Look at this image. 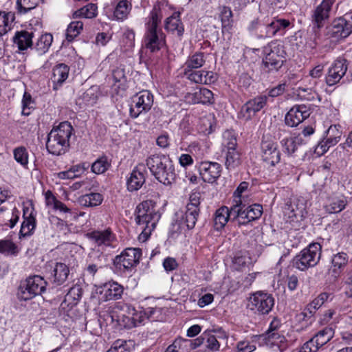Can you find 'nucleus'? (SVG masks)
I'll list each match as a JSON object with an SVG mask.
<instances>
[{
  "instance_id": "obj_1",
  "label": "nucleus",
  "mask_w": 352,
  "mask_h": 352,
  "mask_svg": "<svg viewBox=\"0 0 352 352\" xmlns=\"http://www.w3.org/2000/svg\"><path fill=\"white\" fill-rule=\"evenodd\" d=\"M73 126L67 122H62L54 126L48 134L46 148L48 152L54 155L65 153L69 147V140L73 133Z\"/></svg>"
},
{
  "instance_id": "obj_2",
  "label": "nucleus",
  "mask_w": 352,
  "mask_h": 352,
  "mask_svg": "<svg viewBox=\"0 0 352 352\" xmlns=\"http://www.w3.org/2000/svg\"><path fill=\"white\" fill-rule=\"evenodd\" d=\"M160 217L151 200L144 201L137 206L135 221L142 230L140 239L146 240L148 238L155 228Z\"/></svg>"
},
{
  "instance_id": "obj_3",
  "label": "nucleus",
  "mask_w": 352,
  "mask_h": 352,
  "mask_svg": "<svg viewBox=\"0 0 352 352\" xmlns=\"http://www.w3.org/2000/svg\"><path fill=\"white\" fill-rule=\"evenodd\" d=\"M146 165L155 177L164 185H170L175 181V168L168 156L151 155L146 160Z\"/></svg>"
},
{
  "instance_id": "obj_4",
  "label": "nucleus",
  "mask_w": 352,
  "mask_h": 352,
  "mask_svg": "<svg viewBox=\"0 0 352 352\" xmlns=\"http://www.w3.org/2000/svg\"><path fill=\"white\" fill-rule=\"evenodd\" d=\"M320 256L321 245L318 243H312L294 257L293 265L297 269L304 271L316 266Z\"/></svg>"
},
{
  "instance_id": "obj_5",
  "label": "nucleus",
  "mask_w": 352,
  "mask_h": 352,
  "mask_svg": "<svg viewBox=\"0 0 352 352\" xmlns=\"http://www.w3.org/2000/svg\"><path fill=\"white\" fill-rule=\"evenodd\" d=\"M47 281L41 276L34 275L28 277L21 283L19 289L18 296L20 300H29L45 291Z\"/></svg>"
},
{
  "instance_id": "obj_6",
  "label": "nucleus",
  "mask_w": 352,
  "mask_h": 352,
  "mask_svg": "<svg viewBox=\"0 0 352 352\" xmlns=\"http://www.w3.org/2000/svg\"><path fill=\"white\" fill-rule=\"evenodd\" d=\"M274 305V298L272 294L258 291L250 296L248 308L256 314H268Z\"/></svg>"
},
{
  "instance_id": "obj_7",
  "label": "nucleus",
  "mask_w": 352,
  "mask_h": 352,
  "mask_svg": "<svg viewBox=\"0 0 352 352\" xmlns=\"http://www.w3.org/2000/svg\"><path fill=\"white\" fill-rule=\"evenodd\" d=\"M153 104V96L150 91L143 90L139 92L133 98L129 109L131 117L136 118L140 114L148 112Z\"/></svg>"
},
{
  "instance_id": "obj_8",
  "label": "nucleus",
  "mask_w": 352,
  "mask_h": 352,
  "mask_svg": "<svg viewBox=\"0 0 352 352\" xmlns=\"http://www.w3.org/2000/svg\"><path fill=\"white\" fill-rule=\"evenodd\" d=\"M352 32V22L344 17H340L333 21L327 28V36L333 42L347 37Z\"/></svg>"
},
{
  "instance_id": "obj_9",
  "label": "nucleus",
  "mask_w": 352,
  "mask_h": 352,
  "mask_svg": "<svg viewBox=\"0 0 352 352\" xmlns=\"http://www.w3.org/2000/svg\"><path fill=\"white\" fill-rule=\"evenodd\" d=\"M334 3L335 0H322L314 10L311 19L313 23V30L316 34L323 27L324 21L329 18L331 8Z\"/></svg>"
},
{
  "instance_id": "obj_10",
  "label": "nucleus",
  "mask_w": 352,
  "mask_h": 352,
  "mask_svg": "<svg viewBox=\"0 0 352 352\" xmlns=\"http://www.w3.org/2000/svg\"><path fill=\"white\" fill-rule=\"evenodd\" d=\"M142 251L140 248H126L120 255L114 258V264L117 267L131 270L140 262Z\"/></svg>"
},
{
  "instance_id": "obj_11",
  "label": "nucleus",
  "mask_w": 352,
  "mask_h": 352,
  "mask_svg": "<svg viewBox=\"0 0 352 352\" xmlns=\"http://www.w3.org/2000/svg\"><path fill=\"white\" fill-rule=\"evenodd\" d=\"M261 148L263 160L267 166H274L280 162V151L276 142L271 138L264 136L261 144Z\"/></svg>"
},
{
  "instance_id": "obj_12",
  "label": "nucleus",
  "mask_w": 352,
  "mask_h": 352,
  "mask_svg": "<svg viewBox=\"0 0 352 352\" xmlns=\"http://www.w3.org/2000/svg\"><path fill=\"white\" fill-rule=\"evenodd\" d=\"M199 196L198 194H192L190 197L189 202L186 205V210L182 217V222L188 229L195 228L199 214Z\"/></svg>"
},
{
  "instance_id": "obj_13",
  "label": "nucleus",
  "mask_w": 352,
  "mask_h": 352,
  "mask_svg": "<svg viewBox=\"0 0 352 352\" xmlns=\"http://www.w3.org/2000/svg\"><path fill=\"white\" fill-rule=\"evenodd\" d=\"M342 135V127L339 124L331 125L327 131L326 140L318 143L316 148V153L322 155L328 149L337 144L341 140Z\"/></svg>"
},
{
  "instance_id": "obj_14",
  "label": "nucleus",
  "mask_w": 352,
  "mask_h": 352,
  "mask_svg": "<svg viewBox=\"0 0 352 352\" xmlns=\"http://www.w3.org/2000/svg\"><path fill=\"white\" fill-rule=\"evenodd\" d=\"M87 236L98 247L101 248L102 250L107 247L113 246V243L116 240V235L109 228L88 232Z\"/></svg>"
},
{
  "instance_id": "obj_15",
  "label": "nucleus",
  "mask_w": 352,
  "mask_h": 352,
  "mask_svg": "<svg viewBox=\"0 0 352 352\" xmlns=\"http://www.w3.org/2000/svg\"><path fill=\"white\" fill-rule=\"evenodd\" d=\"M266 96H258L245 103L240 111V116L245 120L252 119L257 112L261 111L267 103Z\"/></svg>"
},
{
  "instance_id": "obj_16",
  "label": "nucleus",
  "mask_w": 352,
  "mask_h": 352,
  "mask_svg": "<svg viewBox=\"0 0 352 352\" xmlns=\"http://www.w3.org/2000/svg\"><path fill=\"white\" fill-rule=\"evenodd\" d=\"M284 52L280 50V47L274 46L270 50L263 60L265 68L267 69L269 72L278 71L280 69L284 61Z\"/></svg>"
},
{
  "instance_id": "obj_17",
  "label": "nucleus",
  "mask_w": 352,
  "mask_h": 352,
  "mask_svg": "<svg viewBox=\"0 0 352 352\" xmlns=\"http://www.w3.org/2000/svg\"><path fill=\"white\" fill-rule=\"evenodd\" d=\"M309 116L310 111L307 107L304 104L296 105L287 112L285 118V122L287 126L294 127Z\"/></svg>"
},
{
  "instance_id": "obj_18",
  "label": "nucleus",
  "mask_w": 352,
  "mask_h": 352,
  "mask_svg": "<svg viewBox=\"0 0 352 352\" xmlns=\"http://www.w3.org/2000/svg\"><path fill=\"white\" fill-rule=\"evenodd\" d=\"M347 70L344 59L336 60L329 67L326 76V82L329 86H333L340 82Z\"/></svg>"
},
{
  "instance_id": "obj_19",
  "label": "nucleus",
  "mask_w": 352,
  "mask_h": 352,
  "mask_svg": "<svg viewBox=\"0 0 352 352\" xmlns=\"http://www.w3.org/2000/svg\"><path fill=\"white\" fill-rule=\"evenodd\" d=\"M144 43L146 49L155 52L165 44V36L161 30L147 29Z\"/></svg>"
},
{
  "instance_id": "obj_20",
  "label": "nucleus",
  "mask_w": 352,
  "mask_h": 352,
  "mask_svg": "<svg viewBox=\"0 0 352 352\" xmlns=\"http://www.w3.org/2000/svg\"><path fill=\"white\" fill-rule=\"evenodd\" d=\"M199 173L204 182H214L221 173V166L217 162H203L199 165Z\"/></svg>"
},
{
  "instance_id": "obj_21",
  "label": "nucleus",
  "mask_w": 352,
  "mask_h": 352,
  "mask_svg": "<svg viewBox=\"0 0 352 352\" xmlns=\"http://www.w3.org/2000/svg\"><path fill=\"white\" fill-rule=\"evenodd\" d=\"M246 28L250 34L257 38H268V22L265 19L255 18L249 22Z\"/></svg>"
},
{
  "instance_id": "obj_22",
  "label": "nucleus",
  "mask_w": 352,
  "mask_h": 352,
  "mask_svg": "<svg viewBox=\"0 0 352 352\" xmlns=\"http://www.w3.org/2000/svg\"><path fill=\"white\" fill-rule=\"evenodd\" d=\"M232 218L236 219L239 225H245L250 222L247 206L242 203L241 199H234V204L231 207Z\"/></svg>"
},
{
  "instance_id": "obj_23",
  "label": "nucleus",
  "mask_w": 352,
  "mask_h": 352,
  "mask_svg": "<svg viewBox=\"0 0 352 352\" xmlns=\"http://www.w3.org/2000/svg\"><path fill=\"white\" fill-rule=\"evenodd\" d=\"M305 209V203L302 199L294 198L287 203L285 207L284 214L288 219L293 220L298 217H302L304 215Z\"/></svg>"
},
{
  "instance_id": "obj_24",
  "label": "nucleus",
  "mask_w": 352,
  "mask_h": 352,
  "mask_svg": "<svg viewBox=\"0 0 352 352\" xmlns=\"http://www.w3.org/2000/svg\"><path fill=\"white\" fill-rule=\"evenodd\" d=\"M188 79L197 84L209 85L216 81L214 73L206 70H194L185 74Z\"/></svg>"
},
{
  "instance_id": "obj_25",
  "label": "nucleus",
  "mask_w": 352,
  "mask_h": 352,
  "mask_svg": "<svg viewBox=\"0 0 352 352\" xmlns=\"http://www.w3.org/2000/svg\"><path fill=\"white\" fill-rule=\"evenodd\" d=\"M348 263V256L344 252L338 253L332 257L331 266L329 270V273L336 278L340 276L342 271Z\"/></svg>"
},
{
  "instance_id": "obj_26",
  "label": "nucleus",
  "mask_w": 352,
  "mask_h": 352,
  "mask_svg": "<svg viewBox=\"0 0 352 352\" xmlns=\"http://www.w3.org/2000/svg\"><path fill=\"white\" fill-rule=\"evenodd\" d=\"M346 205V200L344 196L333 195L327 199L324 208L329 213H338L344 210Z\"/></svg>"
},
{
  "instance_id": "obj_27",
  "label": "nucleus",
  "mask_w": 352,
  "mask_h": 352,
  "mask_svg": "<svg viewBox=\"0 0 352 352\" xmlns=\"http://www.w3.org/2000/svg\"><path fill=\"white\" fill-rule=\"evenodd\" d=\"M69 72V67L63 63L58 64L53 68L51 79L54 89H57L68 78Z\"/></svg>"
},
{
  "instance_id": "obj_28",
  "label": "nucleus",
  "mask_w": 352,
  "mask_h": 352,
  "mask_svg": "<svg viewBox=\"0 0 352 352\" xmlns=\"http://www.w3.org/2000/svg\"><path fill=\"white\" fill-rule=\"evenodd\" d=\"M164 28L168 32L181 36L184 33V28L179 19V12H174L173 15L168 17L165 21Z\"/></svg>"
},
{
  "instance_id": "obj_29",
  "label": "nucleus",
  "mask_w": 352,
  "mask_h": 352,
  "mask_svg": "<svg viewBox=\"0 0 352 352\" xmlns=\"http://www.w3.org/2000/svg\"><path fill=\"white\" fill-rule=\"evenodd\" d=\"M124 311L128 314V317L131 318L132 327H137L144 323L146 320H149L148 313L144 310H135L133 307L126 304L123 308Z\"/></svg>"
},
{
  "instance_id": "obj_30",
  "label": "nucleus",
  "mask_w": 352,
  "mask_h": 352,
  "mask_svg": "<svg viewBox=\"0 0 352 352\" xmlns=\"http://www.w3.org/2000/svg\"><path fill=\"white\" fill-rule=\"evenodd\" d=\"M28 208H23V221L21 224L19 232L20 236H26L32 234L36 227V219L33 214V212L31 211L28 215Z\"/></svg>"
},
{
  "instance_id": "obj_31",
  "label": "nucleus",
  "mask_w": 352,
  "mask_h": 352,
  "mask_svg": "<svg viewBox=\"0 0 352 352\" xmlns=\"http://www.w3.org/2000/svg\"><path fill=\"white\" fill-rule=\"evenodd\" d=\"M33 36L34 34L32 32L25 30L18 31L15 33L13 41L17 45L19 50L23 51L32 47Z\"/></svg>"
},
{
  "instance_id": "obj_32",
  "label": "nucleus",
  "mask_w": 352,
  "mask_h": 352,
  "mask_svg": "<svg viewBox=\"0 0 352 352\" xmlns=\"http://www.w3.org/2000/svg\"><path fill=\"white\" fill-rule=\"evenodd\" d=\"M69 274V267L63 263H56L52 271V282L56 286L63 285Z\"/></svg>"
},
{
  "instance_id": "obj_33",
  "label": "nucleus",
  "mask_w": 352,
  "mask_h": 352,
  "mask_svg": "<svg viewBox=\"0 0 352 352\" xmlns=\"http://www.w3.org/2000/svg\"><path fill=\"white\" fill-rule=\"evenodd\" d=\"M145 182V177L140 168L134 169L127 179V188L129 191L139 190Z\"/></svg>"
},
{
  "instance_id": "obj_34",
  "label": "nucleus",
  "mask_w": 352,
  "mask_h": 352,
  "mask_svg": "<svg viewBox=\"0 0 352 352\" xmlns=\"http://www.w3.org/2000/svg\"><path fill=\"white\" fill-rule=\"evenodd\" d=\"M123 294V287L116 282L109 283L105 285L103 298L104 300L120 299Z\"/></svg>"
},
{
  "instance_id": "obj_35",
  "label": "nucleus",
  "mask_w": 352,
  "mask_h": 352,
  "mask_svg": "<svg viewBox=\"0 0 352 352\" xmlns=\"http://www.w3.org/2000/svg\"><path fill=\"white\" fill-rule=\"evenodd\" d=\"M230 218H232L231 208L226 206H222L217 209L214 214V227L219 230L222 229L228 223Z\"/></svg>"
},
{
  "instance_id": "obj_36",
  "label": "nucleus",
  "mask_w": 352,
  "mask_h": 352,
  "mask_svg": "<svg viewBox=\"0 0 352 352\" xmlns=\"http://www.w3.org/2000/svg\"><path fill=\"white\" fill-rule=\"evenodd\" d=\"M205 58L203 52H196L190 56L184 63V74L194 71L201 67L205 63Z\"/></svg>"
},
{
  "instance_id": "obj_37",
  "label": "nucleus",
  "mask_w": 352,
  "mask_h": 352,
  "mask_svg": "<svg viewBox=\"0 0 352 352\" xmlns=\"http://www.w3.org/2000/svg\"><path fill=\"white\" fill-rule=\"evenodd\" d=\"M303 144H305V141L300 135L285 138L281 141L284 152L287 155L295 153L298 148Z\"/></svg>"
},
{
  "instance_id": "obj_38",
  "label": "nucleus",
  "mask_w": 352,
  "mask_h": 352,
  "mask_svg": "<svg viewBox=\"0 0 352 352\" xmlns=\"http://www.w3.org/2000/svg\"><path fill=\"white\" fill-rule=\"evenodd\" d=\"M225 166L228 170H234L238 168L242 162L241 153L239 151H226Z\"/></svg>"
},
{
  "instance_id": "obj_39",
  "label": "nucleus",
  "mask_w": 352,
  "mask_h": 352,
  "mask_svg": "<svg viewBox=\"0 0 352 352\" xmlns=\"http://www.w3.org/2000/svg\"><path fill=\"white\" fill-rule=\"evenodd\" d=\"M102 196L100 193L91 192L79 197V204L85 207H95L101 204Z\"/></svg>"
},
{
  "instance_id": "obj_40",
  "label": "nucleus",
  "mask_w": 352,
  "mask_h": 352,
  "mask_svg": "<svg viewBox=\"0 0 352 352\" xmlns=\"http://www.w3.org/2000/svg\"><path fill=\"white\" fill-rule=\"evenodd\" d=\"M290 25L289 21L284 19H274L268 22V38H272L282 29H285Z\"/></svg>"
},
{
  "instance_id": "obj_41",
  "label": "nucleus",
  "mask_w": 352,
  "mask_h": 352,
  "mask_svg": "<svg viewBox=\"0 0 352 352\" xmlns=\"http://www.w3.org/2000/svg\"><path fill=\"white\" fill-rule=\"evenodd\" d=\"M53 41V36L51 34H42L36 43L35 49L40 55L46 53Z\"/></svg>"
},
{
  "instance_id": "obj_42",
  "label": "nucleus",
  "mask_w": 352,
  "mask_h": 352,
  "mask_svg": "<svg viewBox=\"0 0 352 352\" xmlns=\"http://www.w3.org/2000/svg\"><path fill=\"white\" fill-rule=\"evenodd\" d=\"M98 7L94 3H89L80 9L75 11L73 14V18L84 17L92 19L97 15Z\"/></svg>"
},
{
  "instance_id": "obj_43",
  "label": "nucleus",
  "mask_w": 352,
  "mask_h": 352,
  "mask_svg": "<svg viewBox=\"0 0 352 352\" xmlns=\"http://www.w3.org/2000/svg\"><path fill=\"white\" fill-rule=\"evenodd\" d=\"M43 0H16V9L20 14H25L37 7Z\"/></svg>"
},
{
  "instance_id": "obj_44",
  "label": "nucleus",
  "mask_w": 352,
  "mask_h": 352,
  "mask_svg": "<svg viewBox=\"0 0 352 352\" xmlns=\"http://www.w3.org/2000/svg\"><path fill=\"white\" fill-rule=\"evenodd\" d=\"M267 339L270 344L277 346L280 351L284 350L287 346L285 337L277 331L267 332Z\"/></svg>"
},
{
  "instance_id": "obj_45",
  "label": "nucleus",
  "mask_w": 352,
  "mask_h": 352,
  "mask_svg": "<svg viewBox=\"0 0 352 352\" xmlns=\"http://www.w3.org/2000/svg\"><path fill=\"white\" fill-rule=\"evenodd\" d=\"M162 19V13L159 6H155L150 14V20L147 24V29L160 30L158 25Z\"/></svg>"
},
{
  "instance_id": "obj_46",
  "label": "nucleus",
  "mask_w": 352,
  "mask_h": 352,
  "mask_svg": "<svg viewBox=\"0 0 352 352\" xmlns=\"http://www.w3.org/2000/svg\"><path fill=\"white\" fill-rule=\"evenodd\" d=\"M162 19V13L159 6H155L150 14V20L147 24V29L160 30L158 25Z\"/></svg>"
},
{
  "instance_id": "obj_47",
  "label": "nucleus",
  "mask_w": 352,
  "mask_h": 352,
  "mask_svg": "<svg viewBox=\"0 0 352 352\" xmlns=\"http://www.w3.org/2000/svg\"><path fill=\"white\" fill-rule=\"evenodd\" d=\"M0 253L5 255L16 256L19 248L11 240H0Z\"/></svg>"
},
{
  "instance_id": "obj_48",
  "label": "nucleus",
  "mask_w": 352,
  "mask_h": 352,
  "mask_svg": "<svg viewBox=\"0 0 352 352\" xmlns=\"http://www.w3.org/2000/svg\"><path fill=\"white\" fill-rule=\"evenodd\" d=\"M13 14L0 12V36L6 34L11 29Z\"/></svg>"
},
{
  "instance_id": "obj_49",
  "label": "nucleus",
  "mask_w": 352,
  "mask_h": 352,
  "mask_svg": "<svg viewBox=\"0 0 352 352\" xmlns=\"http://www.w3.org/2000/svg\"><path fill=\"white\" fill-rule=\"evenodd\" d=\"M83 28L82 21H76L71 22L66 30V38L68 41H72L75 37L80 34Z\"/></svg>"
},
{
  "instance_id": "obj_50",
  "label": "nucleus",
  "mask_w": 352,
  "mask_h": 352,
  "mask_svg": "<svg viewBox=\"0 0 352 352\" xmlns=\"http://www.w3.org/2000/svg\"><path fill=\"white\" fill-rule=\"evenodd\" d=\"M111 164L107 157L103 156L96 160L91 166V170L96 174L104 173L110 167Z\"/></svg>"
},
{
  "instance_id": "obj_51",
  "label": "nucleus",
  "mask_w": 352,
  "mask_h": 352,
  "mask_svg": "<svg viewBox=\"0 0 352 352\" xmlns=\"http://www.w3.org/2000/svg\"><path fill=\"white\" fill-rule=\"evenodd\" d=\"M204 341H206L205 346L209 352H215L219 350L220 344L215 336L210 333L204 332Z\"/></svg>"
},
{
  "instance_id": "obj_52",
  "label": "nucleus",
  "mask_w": 352,
  "mask_h": 352,
  "mask_svg": "<svg viewBox=\"0 0 352 352\" xmlns=\"http://www.w3.org/2000/svg\"><path fill=\"white\" fill-rule=\"evenodd\" d=\"M333 337V331L331 328H325L320 331L314 337L318 345L322 346Z\"/></svg>"
},
{
  "instance_id": "obj_53",
  "label": "nucleus",
  "mask_w": 352,
  "mask_h": 352,
  "mask_svg": "<svg viewBox=\"0 0 352 352\" xmlns=\"http://www.w3.org/2000/svg\"><path fill=\"white\" fill-rule=\"evenodd\" d=\"M22 114L24 116L30 115L34 109V101L28 92H25L22 98Z\"/></svg>"
},
{
  "instance_id": "obj_54",
  "label": "nucleus",
  "mask_w": 352,
  "mask_h": 352,
  "mask_svg": "<svg viewBox=\"0 0 352 352\" xmlns=\"http://www.w3.org/2000/svg\"><path fill=\"white\" fill-rule=\"evenodd\" d=\"M129 10L130 8L128 2L126 1H121L115 9L114 16L118 20H123L127 16Z\"/></svg>"
},
{
  "instance_id": "obj_55",
  "label": "nucleus",
  "mask_w": 352,
  "mask_h": 352,
  "mask_svg": "<svg viewBox=\"0 0 352 352\" xmlns=\"http://www.w3.org/2000/svg\"><path fill=\"white\" fill-rule=\"evenodd\" d=\"M223 146L226 151L236 150V139L231 131H225L223 135Z\"/></svg>"
},
{
  "instance_id": "obj_56",
  "label": "nucleus",
  "mask_w": 352,
  "mask_h": 352,
  "mask_svg": "<svg viewBox=\"0 0 352 352\" xmlns=\"http://www.w3.org/2000/svg\"><path fill=\"white\" fill-rule=\"evenodd\" d=\"M198 103L211 104L213 102L212 92L206 89L202 88L197 91Z\"/></svg>"
},
{
  "instance_id": "obj_57",
  "label": "nucleus",
  "mask_w": 352,
  "mask_h": 352,
  "mask_svg": "<svg viewBox=\"0 0 352 352\" xmlns=\"http://www.w3.org/2000/svg\"><path fill=\"white\" fill-rule=\"evenodd\" d=\"M14 157L15 160L23 166H25L28 163V154L24 147L15 148L14 150Z\"/></svg>"
},
{
  "instance_id": "obj_58",
  "label": "nucleus",
  "mask_w": 352,
  "mask_h": 352,
  "mask_svg": "<svg viewBox=\"0 0 352 352\" xmlns=\"http://www.w3.org/2000/svg\"><path fill=\"white\" fill-rule=\"evenodd\" d=\"M98 90L96 88L91 87L83 94L82 99L87 105H94L98 100Z\"/></svg>"
},
{
  "instance_id": "obj_59",
  "label": "nucleus",
  "mask_w": 352,
  "mask_h": 352,
  "mask_svg": "<svg viewBox=\"0 0 352 352\" xmlns=\"http://www.w3.org/2000/svg\"><path fill=\"white\" fill-rule=\"evenodd\" d=\"M232 12L230 8L223 7L221 11V20L223 28L231 26Z\"/></svg>"
},
{
  "instance_id": "obj_60",
  "label": "nucleus",
  "mask_w": 352,
  "mask_h": 352,
  "mask_svg": "<svg viewBox=\"0 0 352 352\" xmlns=\"http://www.w3.org/2000/svg\"><path fill=\"white\" fill-rule=\"evenodd\" d=\"M247 208L249 212V218L251 221L258 219L263 213V207L260 204H252L247 206Z\"/></svg>"
},
{
  "instance_id": "obj_61",
  "label": "nucleus",
  "mask_w": 352,
  "mask_h": 352,
  "mask_svg": "<svg viewBox=\"0 0 352 352\" xmlns=\"http://www.w3.org/2000/svg\"><path fill=\"white\" fill-rule=\"evenodd\" d=\"M314 338L303 344L299 352H316L320 348Z\"/></svg>"
},
{
  "instance_id": "obj_62",
  "label": "nucleus",
  "mask_w": 352,
  "mask_h": 352,
  "mask_svg": "<svg viewBox=\"0 0 352 352\" xmlns=\"http://www.w3.org/2000/svg\"><path fill=\"white\" fill-rule=\"evenodd\" d=\"M237 349L239 352H252L255 350L256 347L249 342L243 341L237 344Z\"/></svg>"
},
{
  "instance_id": "obj_63",
  "label": "nucleus",
  "mask_w": 352,
  "mask_h": 352,
  "mask_svg": "<svg viewBox=\"0 0 352 352\" xmlns=\"http://www.w3.org/2000/svg\"><path fill=\"white\" fill-rule=\"evenodd\" d=\"M124 39L126 41V45L132 47L134 46L135 32L132 30H127L124 34Z\"/></svg>"
},
{
  "instance_id": "obj_64",
  "label": "nucleus",
  "mask_w": 352,
  "mask_h": 352,
  "mask_svg": "<svg viewBox=\"0 0 352 352\" xmlns=\"http://www.w3.org/2000/svg\"><path fill=\"white\" fill-rule=\"evenodd\" d=\"M163 266L166 271H173L177 267V263L173 258L168 257L164 259Z\"/></svg>"
}]
</instances>
